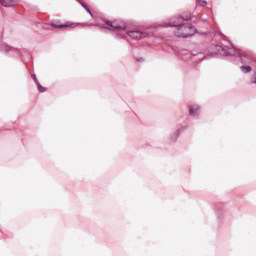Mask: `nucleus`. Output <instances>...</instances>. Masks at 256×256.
Masks as SVG:
<instances>
[{
	"instance_id": "obj_1",
	"label": "nucleus",
	"mask_w": 256,
	"mask_h": 256,
	"mask_svg": "<svg viewBox=\"0 0 256 256\" xmlns=\"http://www.w3.org/2000/svg\"><path fill=\"white\" fill-rule=\"evenodd\" d=\"M163 27H176L175 35L176 37L187 38L195 35V27L190 23L181 24V22H170L165 24Z\"/></svg>"
},
{
	"instance_id": "obj_2",
	"label": "nucleus",
	"mask_w": 256,
	"mask_h": 256,
	"mask_svg": "<svg viewBox=\"0 0 256 256\" xmlns=\"http://www.w3.org/2000/svg\"><path fill=\"white\" fill-rule=\"evenodd\" d=\"M215 55L217 57H227L228 55H235L234 48H230L227 50V48H223V46H216L215 47Z\"/></svg>"
},
{
	"instance_id": "obj_3",
	"label": "nucleus",
	"mask_w": 256,
	"mask_h": 256,
	"mask_svg": "<svg viewBox=\"0 0 256 256\" xmlns=\"http://www.w3.org/2000/svg\"><path fill=\"white\" fill-rule=\"evenodd\" d=\"M127 35L129 37H131L132 39H143V38L147 37V34L145 32L135 31V30L129 31L127 33Z\"/></svg>"
},
{
	"instance_id": "obj_4",
	"label": "nucleus",
	"mask_w": 256,
	"mask_h": 256,
	"mask_svg": "<svg viewBox=\"0 0 256 256\" xmlns=\"http://www.w3.org/2000/svg\"><path fill=\"white\" fill-rule=\"evenodd\" d=\"M199 110V105H192L190 106L189 113L190 115L195 117V115H199Z\"/></svg>"
},
{
	"instance_id": "obj_5",
	"label": "nucleus",
	"mask_w": 256,
	"mask_h": 256,
	"mask_svg": "<svg viewBox=\"0 0 256 256\" xmlns=\"http://www.w3.org/2000/svg\"><path fill=\"white\" fill-rule=\"evenodd\" d=\"M107 25H109L110 27H112V29H125V26L119 25L115 22H107Z\"/></svg>"
},
{
	"instance_id": "obj_6",
	"label": "nucleus",
	"mask_w": 256,
	"mask_h": 256,
	"mask_svg": "<svg viewBox=\"0 0 256 256\" xmlns=\"http://www.w3.org/2000/svg\"><path fill=\"white\" fill-rule=\"evenodd\" d=\"M52 27H54V29H63L65 27H71V25H56V24H53Z\"/></svg>"
},
{
	"instance_id": "obj_7",
	"label": "nucleus",
	"mask_w": 256,
	"mask_h": 256,
	"mask_svg": "<svg viewBox=\"0 0 256 256\" xmlns=\"http://www.w3.org/2000/svg\"><path fill=\"white\" fill-rule=\"evenodd\" d=\"M241 71L243 73H249L251 71V68L249 66H242Z\"/></svg>"
},
{
	"instance_id": "obj_8",
	"label": "nucleus",
	"mask_w": 256,
	"mask_h": 256,
	"mask_svg": "<svg viewBox=\"0 0 256 256\" xmlns=\"http://www.w3.org/2000/svg\"><path fill=\"white\" fill-rule=\"evenodd\" d=\"M36 85H37L40 93H45V87L41 86V84L39 82Z\"/></svg>"
},
{
	"instance_id": "obj_9",
	"label": "nucleus",
	"mask_w": 256,
	"mask_h": 256,
	"mask_svg": "<svg viewBox=\"0 0 256 256\" xmlns=\"http://www.w3.org/2000/svg\"><path fill=\"white\" fill-rule=\"evenodd\" d=\"M81 6L86 9L87 13H89V15H91V17H93V13H91V10L89 8H87V6L83 3H81Z\"/></svg>"
},
{
	"instance_id": "obj_10",
	"label": "nucleus",
	"mask_w": 256,
	"mask_h": 256,
	"mask_svg": "<svg viewBox=\"0 0 256 256\" xmlns=\"http://www.w3.org/2000/svg\"><path fill=\"white\" fill-rule=\"evenodd\" d=\"M1 5H3V7H11V5L5 3V0H0Z\"/></svg>"
},
{
	"instance_id": "obj_11",
	"label": "nucleus",
	"mask_w": 256,
	"mask_h": 256,
	"mask_svg": "<svg viewBox=\"0 0 256 256\" xmlns=\"http://www.w3.org/2000/svg\"><path fill=\"white\" fill-rule=\"evenodd\" d=\"M2 49L3 51H10L11 47L9 45H4Z\"/></svg>"
},
{
	"instance_id": "obj_12",
	"label": "nucleus",
	"mask_w": 256,
	"mask_h": 256,
	"mask_svg": "<svg viewBox=\"0 0 256 256\" xmlns=\"http://www.w3.org/2000/svg\"><path fill=\"white\" fill-rule=\"evenodd\" d=\"M32 78H33V81H35V83H36V85H37V83H39V81H37V76L32 75Z\"/></svg>"
},
{
	"instance_id": "obj_13",
	"label": "nucleus",
	"mask_w": 256,
	"mask_h": 256,
	"mask_svg": "<svg viewBox=\"0 0 256 256\" xmlns=\"http://www.w3.org/2000/svg\"><path fill=\"white\" fill-rule=\"evenodd\" d=\"M71 25H74V27H85V25L83 24H71Z\"/></svg>"
},
{
	"instance_id": "obj_14",
	"label": "nucleus",
	"mask_w": 256,
	"mask_h": 256,
	"mask_svg": "<svg viewBox=\"0 0 256 256\" xmlns=\"http://www.w3.org/2000/svg\"><path fill=\"white\" fill-rule=\"evenodd\" d=\"M200 5H207V2L206 1H200Z\"/></svg>"
},
{
	"instance_id": "obj_15",
	"label": "nucleus",
	"mask_w": 256,
	"mask_h": 256,
	"mask_svg": "<svg viewBox=\"0 0 256 256\" xmlns=\"http://www.w3.org/2000/svg\"><path fill=\"white\" fill-rule=\"evenodd\" d=\"M252 83H255V84H256V77H254V78L252 79Z\"/></svg>"
},
{
	"instance_id": "obj_16",
	"label": "nucleus",
	"mask_w": 256,
	"mask_h": 256,
	"mask_svg": "<svg viewBox=\"0 0 256 256\" xmlns=\"http://www.w3.org/2000/svg\"><path fill=\"white\" fill-rule=\"evenodd\" d=\"M77 1H79V3H81V0H77Z\"/></svg>"
}]
</instances>
